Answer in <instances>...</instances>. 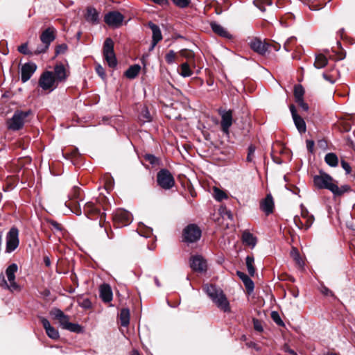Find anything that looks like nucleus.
Returning a JSON list of instances; mask_svg holds the SVG:
<instances>
[{
  "mask_svg": "<svg viewBox=\"0 0 355 355\" xmlns=\"http://www.w3.org/2000/svg\"><path fill=\"white\" fill-rule=\"evenodd\" d=\"M313 185L318 189H327L336 197L349 192L351 189L347 184L338 187V182L328 173L320 171L318 175L313 177Z\"/></svg>",
  "mask_w": 355,
  "mask_h": 355,
  "instance_id": "f257e3e1",
  "label": "nucleus"
},
{
  "mask_svg": "<svg viewBox=\"0 0 355 355\" xmlns=\"http://www.w3.org/2000/svg\"><path fill=\"white\" fill-rule=\"evenodd\" d=\"M203 289L218 309L224 312L230 311V302L221 289L209 284H206Z\"/></svg>",
  "mask_w": 355,
  "mask_h": 355,
  "instance_id": "f03ea898",
  "label": "nucleus"
},
{
  "mask_svg": "<svg viewBox=\"0 0 355 355\" xmlns=\"http://www.w3.org/2000/svg\"><path fill=\"white\" fill-rule=\"evenodd\" d=\"M17 270L18 266L16 263L10 264L6 270L7 280L3 279L1 286L11 292L21 291V286L15 281V273Z\"/></svg>",
  "mask_w": 355,
  "mask_h": 355,
  "instance_id": "7ed1b4c3",
  "label": "nucleus"
},
{
  "mask_svg": "<svg viewBox=\"0 0 355 355\" xmlns=\"http://www.w3.org/2000/svg\"><path fill=\"white\" fill-rule=\"evenodd\" d=\"M55 32L53 27H49L42 33L40 40L42 44L35 49V54H40L47 51L51 43L55 39Z\"/></svg>",
  "mask_w": 355,
  "mask_h": 355,
  "instance_id": "20e7f679",
  "label": "nucleus"
},
{
  "mask_svg": "<svg viewBox=\"0 0 355 355\" xmlns=\"http://www.w3.org/2000/svg\"><path fill=\"white\" fill-rule=\"evenodd\" d=\"M31 113V110L26 112L17 110L11 119L7 121V127L9 130L17 131L20 130L25 121V119Z\"/></svg>",
  "mask_w": 355,
  "mask_h": 355,
  "instance_id": "39448f33",
  "label": "nucleus"
},
{
  "mask_svg": "<svg viewBox=\"0 0 355 355\" xmlns=\"http://www.w3.org/2000/svg\"><path fill=\"white\" fill-rule=\"evenodd\" d=\"M103 53L108 66L114 68L117 65V60L114 51V42L110 38H107L103 44Z\"/></svg>",
  "mask_w": 355,
  "mask_h": 355,
  "instance_id": "423d86ee",
  "label": "nucleus"
},
{
  "mask_svg": "<svg viewBox=\"0 0 355 355\" xmlns=\"http://www.w3.org/2000/svg\"><path fill=\"white\" fill-rule=\"evenodd\" d=\"M159 186L164 189H170L175 185V180L171 173L167 169L160 170L157 175Z\"/></svg>",
  "mask_w": 355,
  "mask_h": 355,
  "instance_id": "0eeeda50",
  "label": "nucleus"
},
{
  "mask_svg": "<svg viewBox=\"0 0 355 355\" xmlns=\"http://www.w3.org/2000/svg\"><path fill=\"white\" fill-rule=\"evenodd\" d=\"M38 84L43 90L49 92H52L58 86V83L55 79L53 73L49 71L44 72L41 75Z\"/></svg>",
  "mask_w": 355,
  "mask_h": 355,
  "instance_id": "6e6552de",
  "label": "nucleus"
},
{
  "mask_svg": "<svg viewBox=\"0 0 355 355\" xmlns=\"http://www.w3.org/2000/svg\"><path fill=\"white\" fill-rule=\"evenodd\" d=\"M293 220L299 229L308 230L313 223L314 217L306 209L302 208L301 216H295Z\"/></svg>",
  "mask_w": 355,
  "mask_h": 355,
  "instance_id": "1a4fd4ad",
  "label": "nucleus"
},
{
  "mask_svg": "<svg viewBox=\"0 0 355 355\" xmlns=\"http://www.w3.org/2000/svg\"><path fill=\"white\" fill-rule=\"evenodd\" d=\"M19 244V230L17 227H12L6 235V252L10 253L13 252L17 248Z\"/></svg>",
  "mask_w": 355,
  "mask_h": 355,
  "instance_id": "9d476101",
  "label": "nucleus"
},
{
  "mask_svg": "<svg viewBox=\"0 0 355 355\" xmlns=\"http://www.w3.org/2000/svg\"><path fill=\"white\" fill-rule=\"evenodd\" d=\"M80 195V190L78 187H74L69 195V202H66V207H69L71 211L73 212L76 215L81 214V210L77 199Z\"/></svg>",
  "mask_w": 355,
  "mask_h": 355,
  "instance_id": "9b49d317",
  "label": "nucleus"
},
{
  "mask_svg": "<svg viewBox=\"0 0 355 355\" xmlns=\"http://www.w3.org/2000/svg\"><path fill=\"white\" fill-rule=\"evenodd\" d=\"M218 114L221 117V130L223 133L228 135L230 134V128L232 126L233 122V112L231 110H225L219 109Z\"/></svg>",
  "mask_w": 355,
  "mask_h": 355,
  "instance_id": "f8f14e48",
  "label": "nucleus"
},
{
  "mask_svg": "<svg viewBox=\"0 0 355 355\" xmlns=\"http://www.w3.org/2000/svg\"><path fill=\"white\" fill-rule=\"evenodd\" d=\"M183 236L185 241L193 243L200 239L201 231L198 226L191 224L184 230Z\"/></svg>",
  "mask_w": 355,
  "mask_h": 355,
  "instance_id": "ddd939ff",
  "label": "nucleus"
},
{
  "mask_svg": "<svg viewBox=\"0 0 355 355\" xmlns=\"http://www.w3.org/2000/svg\"><path fill=\"white\" fill-rule=\"evenodd\" d=\"M114 223L119 227L126 226L132 221V215L124 209H117L113 216Z\"/></svg>",
  "mask_w": 355,
  "mask_h": 355,
  "instance_id": "4468645a",
  "label": "nucleus"
},
{
  "mask_svg": "<svg viewBox=\"0 0 355 355\" xmlns=\"http://www.w3.org/2000/svg\"><path fill=\"white\" fill-rule=\"evenodd\" d=\"M124 19L123 15L118 11L109 12L105 15L104 21L110 26L118 28Z\"/></svg>",
  "mask_w": 355,
  "mask_h": 355,
  "instance_id": "2eb2a0df",
  "label": "nucleus"
},
{
  "mask_svg": "<svg viewBox=\"0 0 355 355\" xmlns=\"http://www.w3.org/2000/svg\"><path fill=\"white\" fill-rule=\"evenodd\" d=\"M290 111L292 115L295 127L300 133L302 134L306 131V125L304 120L297 112V110L294 105H291Z\"/></svg>",
  "mask_w": 355,
  "mask_h": 355,
  "instance_id": "dca6fc26",
  "label": "nucleus"
},
{
  "mask_svg": "<svg viewBox=\"0 0 355 355\" xmlns=\"http://www.w3.org/2000/svg\"><path fill=\"white\" fill-rule=\"evenodd\" d=\"M83 211L88 218L100 216V223H101L103 218H105V214L100 213L99 206L96 205L94 203L92 202H88L85 205Z\"/></svg>",
  "mask_w": 355,
  "mask_h": 355,
  "instance_id": "f3484780",
  "label": "nucleus"
},
{
  "mask_svg": "<svg viewBox=\"0 0 355 355\" xmlns=\"http://www.w3.org/2000/svg\"><path fill=\"white\" fill-rule=\"evenodd\" d=\"M190 266L193 270L202 272L207 270V262L202 256L195 255L190 259Z\"/></svg>",
  "mask_w": 355,
  "mask_h": 355,
  "instance_id": "a211bd4d",
  "label": "nucleus"
},
{
  "mask_svg": "<svg viewBox=\"0 0 355 355\" xmlns=\"http://www.w3.org/2000/svg\"><path fill=\"white\" fill-rule=\"evenodd\" d=\"M249 45L254 51L260 55H263L268 51V45L258 38L252 39L249 42Z\"/></svg>",
  "mask_w": 355,
  "mask_h": 355,
  "instance_id": "6ab92c4d",
  "label": "nucleus"
},
{
  "mask_svg": "<svg viewBox=\"0 0 355 355\" xmlns=\"http://www.w3.org/2000/svg\"><path fill=\"white\" fill-rule=\"evenodd\" d=\"M37 69L35 64L32 62H28L24 64L21 70V79L23 83L28 81L33 74L35 73Z\"/></svg>",
  "mask_w": 355,
  "mask_h": 355,
  "instance_id": "aec40b11",
  "label": "nucleus"
},
{
  "mask_svg": "<svg viewBox=\"0 0 355 355\" xmlns=\"http://www.w3.org/2000/svg\"><path fill=\"white\" fill-rule=\"evenodd\" d=\"M148 26L153 32V41L151 47L150 49V50H153L157 44L162 40V35L160 28L157 25L153 24V22H149Z\"/></svg>",
  "mask_w": 355,
  "mask_h": 355,
  "instance_id": "412c9836",
  "label": "nucleus"
},
{
  "mask_svg": "<svg viewBox=\"0 0 355 355\" xmlns=\"http://www.w3.org/2000/svg\"><path fill=\"white\" fill-rule=\"evenodd\" d=\"M40 320L47 336L52 339H58L59 338V333L58 330L51 325L49 321L45 318H41Z\"/></svg>",
  "mask_w": 355,
  "mask_h": 355,
  "instance_id": "4be33fe9",
  "label": "nucleus"
},
{
  "mask_svg": "<svg viewBox=\"0 0 355 355\" xmlns=\"http://www.w3.org/2000/svg\"><path fill=\"white\" fill-rule=\"evenodd\" d=\"M100 297L104 302H110L112 300V291L109 284H104L100 286Z\"/></svg>",
  "mask_w": 355,
  "mask_h": 355,
  "instance_id": "5701e85b",
  "label": "nucleus"
},
{
  "mask_svg": "<svg viewBox=\"0 0 355 355\" xmlns=\"http://www.w3.org/2000/svg\"><path fill=\"white\" fill-rule=\"evenodd\" d=\"M210 26H211L213 32L214 33L217 34L218 35L225 37V38H228V39L232 38L231 34L223 26H222L220 24H218L217 22H216V21L211 22Z\"/></svg>",
  "mask_w": 355,
  "mask_h": 355,
  "instance_id": "b1692460",
  "label": "nucleus"
},
{
  "mask_svg": "<svg viewBox=\"0 0 355 355\" xmlns=\"http://www.w3.org/2000/svg\"><path fill=\"white\" fill-rule=\"evenodd\" d=\"M53 76L58 83L65 81L68 76L64 66L63 64H57L54 68Z\"/></svg>",
  "mask_w": 355,
  "mask_h": 355,
  "instance_id": "393cba45",
  "label": "nucleus"
},
{
  "mask_svg": "<svg viewBox=\"0 0 355 355\" xmlns=\"http://www.w3.org/2000/svg\"><path fill=\"white\" fill-rule=\"evenodd\" d=\"M274 202L272 197L270 194L266 196V198L261 203V209L267 215L271 214L273 211Z\"/></svg>",
  "mask_w": 355,
  "mask_h": 355,
  "instance_id": "a878e982",
  "label": "nucleus"
},
{
  "mask_svg": "<svg viewBox=\"0 0 355 355\" xmlns=\"http://www.w3.org/2000/svg\"><path fill=\"white\" fill-rule=\"evenodd\" d=\"M236 274L243 282L248 292L249 293H252L254 290V282L252 280L243 272L237 271Z\"/></svg>",
  "mask_w": 355,
  "mask_h": 355,
  "instance_id": "bb28decb",
  "label": "nucleus"
},
{
  "mask_svg": "<svg viewBox=\"0 0 355 355\" xmlns=\"http://www.w3.org/2000/svg\"><path fill=\"white\" fill-rule=\"evenodd\" d=\"M85 19L88 22L96 24L99 21L98 12L94 8H88L87 9Z\"/></svg>",
  "mask_w": 355,
  "mask_h": 355,
  "instance_id": "cd10ccee",
  "label": "nucleus"
},
{
  "mask_svg": "<svg viewBox=\"0 0 355 355\" xmlns=\"http://www.w3.org/2000/svg\"><path fill=\"white\" fill-rule=\"evenodd\" d=\"M242 239L243 243L246 245L254 248L257 244V239L249 232H244L242 234Z\"/></svg>",
  "mask_w": 355,
  "mask_h": 355,
  "instance_id": "c85d7f7f",
  "label": "nucleus"
},
{
  "mask_svg": "<svg viewBox=\"0 0 355 355\" xmlns=\"http://www.w3.org/2000/svg\"><path fill=\"white\" fill-rule=\"evenodd\" d=\"M324 161L331 167H336L338 164V156L334 153H329L324 157Z\"/></svg>",
  "mask_w": 355,
  "mask_h": 355,
  "instance_id": "c756f323",
  "label": "nucleus"
},
{
  "mask_svg": "<svg viewBox=\"0 0 355 355\" xmlns=\"http://www.w3.org/2000/svg\"><path fill=\"white\" fill-rule=\"evenodd\" d=\"M141 67L139 64H134L130 67L125 72V76L130 79L135 78L139 73Z\"/></svg>",
  "mask_w": 355,
  "mask_h": 355,
  "instance_id": "7c9ffc66",
  "label": "nucleus"
},
{
  "mask_svg": "<svg viewBox=\"0 0 355 355\" xmlns=\"http://www.w3.org/2000/svg\"><path fill=\"white\" fill-rule=\"evenodd\" d=\"M121 324L127 327L130 322V311L128 309H122L120 312Z\"/></svg>",
  "mask_w": 355,
  "mask_h": 355,
  "instance_id": "2f4dec72",
  "label": "nucleus"
},
{
  "mask_svg": "<svg viewBox=\"0 0 355 355\" xmlns=\"http://www.w3.org/2000/svg\"><path fill=\"white\" fill-rule=\"evenodd\" d=\"M327 59L323 55H318L315 57L314 66L317 69H322L327 64Z\"/></svg>",
  "mask_w": 355,
  "mask_h": 355,
  "instance_id": "473e14b6",
  "label": "nucleus"
},
{
  "mask_svg": "<svg viewBox=\"0 0 355 355\" xmlns=\"http://www.w3.org/2000/svg\"><path fill=\"white\" fill-rule=\"evenodd\" d=\"M180 74L182 77H189L193 74L192 70L190 68V64L188 62H184L180 65Z\"/></svg>",
  "mask_w": 355,
  "mask_h": 355,
  "instance_id": "72a5a7b5",
  "label": "nucleus"
},
{
  "mask_svg": "<svg viewBox=\"0 0 355 355\" xmlns=\"http://www.w3.org/2000/svg\"><path fill=\"white\" fill-rule=\"evenodd\" d=\"M304 89L301 85H295L294 87V96L295 102L304 99Z\"/></svg>",
  "mask_w": 355,
  "mask_h": 355,
  "instance_id": "f704fd0d",
  "label": "nucleus"
},
{
  "mask_svg": "<svg viewBox=\"0 0 355 355\" xmlns=\"http://www.w3.org/2000/svg\"><path fill=\"white\" fill-rule=\"evenodd\" d=\"M246 266L248 269V272L250 275L254 276L255 273V268L254 267V259L252 256H247L245 259Z\"/></svg>",
  "mask_w": 355,
  "mask_h": 355,
  "instance_id": "c9c22d12",
  "label": "nucleus"
},
{
  "mask_svg": "<svg viewBox=\"0 0 355 355\" xmlns=\"http://www.w3.org/2000/svg\"><path fill=\"white\" fill-rule=\"evenodd\" d=\"M254 5L261 11L266 10V6L272 5V0H254Z\"/></svg>",
  "mask_w": 355,
  "mask_h": 355,
  "instance_id": "e433bc0d",
  "label": "nucleus"
},
{
  "mask_svg": "<svg viewBox=\"0 0 355 355\" xmlns=\"http://www.w3.org/2000/svg\"><path fill=\"white\" fill-rule=\"evenodd\" d=\"M214 197L217 201H222L227 198V194L217 187H214Z\"/></svg>",
  "mask_w": 355,
  "mask_h": 355,
  "instance_id": "4c0bfd02",
  "label": "nucleus"
},
{
  "mask_svg": "<svg viewBox=\"0 0 355 355\" xmlns=\"http://www.w3.org/2000/svg\"><path fill=\"white\" fill-rule=\"evenodd\" d=\"M180 55L186 58L188 62L195 58V53L191 50L189 49H182L180 51Z\"/></svg>",
  "mask_w": 355,
  "mask_h": 355,
  "instance_id": "58836bf2",
  "label": "nucleus"
},
{
  "mask_svg": "<svg viewBox=\"0 0 355 355\" xmlns=\"http://www.w3.org/2000/svg\"><path fill=\"white\" fill-rule=\"evenodd\" d=\"M66 329L71 332L80 333L83 331V327L78 324L70 322Z\"/></svg>",
  "mask_w": 355,
  "mask_h": 355,
  "instance_id": "ea45409f",
  "label": "nucleus"
},
{
  "mask_svg": "<svg viewBox=\"0 0 355 355\" xmlns=\"http://www.w3.org/2000/svg\"><path fill=\"white\" fill-rule=\"evenodd\" d=\"M171 1L174 5L180 8L188 7L191 3L190 0H171Z\"/></svg>",
  "mask_w": 355,
  "mask_h": 355,
  "instance_id": "a19ab883",
  "label": "nucleus"
},
{
  "mask_svg": "<svg viewBox=\"0 0 355 355\" xmlns=\"http://www.w3.org/2000/svg\"><path fill=\"white\" fill-rule=\"evenodd\" d=\"M175 58L176 53L173 50L169 51L165 56L166 62L170 64H173L175 61Z\"/></svg>",
  "mask_w": 355,
  "mask_h": 355,
  "instance_id": "79ce46f5",
  "label": "nucleus"
},
{
  "mask_svg": "<svg viewBox=\"0 0 355 355\" xmlns=\"http://www.w3.org/2000/svg\"><path fill=\"white\" fill-rule=\"evenodd\" d=\"M271 318L273 321L279 326H284V323L281 319L279 314L277 311H272Z\"/></svg>",
  "mask_w": 355,
  "mask_h": 355,
  "instance_id": "37998d69",
  "label": "nucleus"
},
{
  "mask_svg": "<svg viewBox=\"0 0 355 355\" xmlns=\"http://www.w3.org/2000/svg\"><path fill=\"white\" fill-rule=\"evenodd\" d=\"M140 119L144 122L150 121L151 119L150 113L146 107H144L141 114L140 115Z\"/></svg>",
  "mask_w": 355,
  "mask_h": 355,
  "instance_id": "c03bdc74",
  "label": "nucleus"
},
{
  "mask_svg": "<svg viewBox=\"0 0 355 355\" xmlns=\"http://www.w3.org/2000/svg\"><path fill=\"white\" fill-rule=\"evenodd\" d=\"M255 146L253 145H250L248 147V152L246 157L248 162H251L252 161L255 153Z\"/></svg>",
  "mask_w": 355,
  "mask_h": 355,
  "instance_id": "a18cd8bd",
  "label": "nucleus"
},
{
  "mask_svg": "<svg viewBox=\"0 0 355 355\" xmlns=\"http://www.w3.org/2000/svg\"><path fill=\"white\" fill-rule=\"evenodd\" d=\"M291 255L293 257L294 260L297 263V264L302 265L303 263L300 258V254L296 248H293L291 251Z\"/></svg>",
  "mask_w": 355,
  "mask_h": 355,
  "instance_id": "49530a36",
  "label": "nucleus"
},
{
  "mask_svg": "<svg viewBox=\"0 0 355 355\" xmlns=\"http://www.w3.org/2000/svg\"><path fill=\"white\" fill-rule=\"evenodd\" d=\"M18 51H19V52H20L21 53L24 54V55H29L31 53V52L28 49L27 43H24V44H22L21 45H20L18 47Z\"/></svg>",
  "mask_w": 355,
  "mask_h": 355,
  "instance_id": "de8ad7c7",
  "label": "nucleus"
},
{
  "mask_svg": "<svg viewBox=\"0 0 355 355\" xmlns=\"http://www.w3.org/2000/svg\"><path fill=\"white\" fill-rule=\"evenodd\" d=\"M145 159L153 165L158 163V159L153 155L147 154L145 155Z\"/></svg>",
  "mask_w": 355,
  "mask_h": 355,
  "instance_id": "09e8293b",
  "label": "nucleus"
},
{
  "mask_svg": "<svg viewBox=\"0 0 355 355\" xmlns=\"http://www.w3.org/2000/svg\"><path fill=\"white\" fill-rule=\"evenodd\" d=\"M96 71L97 73V74L102 78V79H105L106 75H105V69L104 68L100 65V64H97L96 66Z\"/></svg>",
  "mask_w": 355,
  "mask_h": 355,
  "instance_id": "8fccbe9b",
  "label": "nucleus"
},
{
  "mask_svg": "<svg viewBox=\"0 0 355 355\" xmlns=\"http://www.w3.org/2000/svg\"><path fill=\"white\" fill-rule=\"evenodd\" d=\"M58 321L61 327L64 329H66L67 326H68V324L70 323L69 317L66 315H64L62 318H60Z\"/></svg>",
  "mask_w": 355,
  "mask_h": 355,
  "instance_id": "3c124183",
  "label": "nucleus"
},
{
  "mask_svg": "<svg viewBox=\"0 0 355 355\" xmlns=\"http://www.w3.org/2000/svg\"><path fill=\"white\" fill-rule=\"evenodd\" d=\"M336 73H337V71H335L334 74H328L327 73H323L322 76L327 81L331 83H334L335 82Z\"/></svg>",
  "mask_w": 355,
  "mask_h": 355,
  "instance_id": "603ef678",
  "label": "nucleus"
},
{
  "mask_svg": "<svg viewBox=\"0 0 355 355\" xmlns=\"http://www.w3.org/2000/svg\"><path fill=\"white\" fill-rule=\"evenodd\" d=\"M78 304L85 309H89L92 306V302L87 298L83 299V301L79 302Z\"/></svg>",
  "mask_w": 355,
  "mask_h": 355,
  "instance_id": "864d4df0",
  "label": "nucleus"
},
{
  "mask_svg": "<svg viewBox=\"0 0 355 355\" xmlns=\"http://www.w3.org/2000/svg\"><path fill=\"white\" fill-rule=\"evenodd\" d=\"M67 49V46L65 44H62L57 46L55 49L56 54H61L65 53Z\"/></svg>",
  "mask_w": 355,
  "mask_h": 355,
  "instance_id": "5fc2aeb1",
  "label": "nucleus"
},
{
  "mask_svg": "<svg viewBox=\"0 0 355 355\" xmlns=\"http://www.w3.org/2000/svg\"><path fill=\"white\" fill-rule=\"evenodd\" d=\"M340 164L342 168L345 170L346 174H349L351 173V166L345 160H341Z\"/></svg>",
  "mask_w": 355,
  "mask_h": 355,
  "instance_id": "6e6d98bb",
  "label": "nucleus"
},
{
  "mask_svg": "<svg viewBox=\"0 0 355 355\" xmlns=\"http://www.w3.org/2000/svg\"><path fill=\"white\" fill-rule=\"evenodd\" d=\"M51 313L54 315V317L58 320L62 318L64 315V313L60 309H54L52 311Z\"/></svg>",
  "mask_w": 355,
  "mask_h": 355,
  "instance_id": "4d7b16f0",
  "label": "nucleus"
},
{
  "mask_svg": "<svg viewBox=\"0 0 355 355\" xmlns=\"http://www.w3.org/2000/svg\"><path fill=\"white\" fill-rule=\"evenodd\" d=\"M320 292L325 296H334V293L326 286H321Z\"/></svg>",
  "mask_w": 355,
  "mask_h": 355,
  "instance_id": "13d9d810",
  "label": "nucleus"
},
{
  "mask_svg": "<svg viewBox=\"0 0 355 355\" xmlns=\"http://www.w3.org/2000/svg\"><path fill=\"white\" fill-rule=\"evenodd\" d=\"M295 40V37H291L288 38L284 43V48L286 51H291V49L290 47V44Z\"/></svg>",
  "mask_w": 355,
  "mask_h": 355,
  "instance_id": "bf43d9fd",
  "label": "nucleus"
},
{
  "mask_svg": "<svg viewBox=\"0 0 355 355\" xmlns=\"http://www.w3.org/2000/svg\"><path fill=\"white\" fill-rule=\"evenodd\" d=\"M297 105L302 108V110L307 112L309 109V107L306 103L304 102V99L298 101L296 102Z\"/></svg>",
  "mask_w": 355,
  "mask_h": 355,
  "instance_id": "052dcab7",
  "label": "nucleus"
},
{
  "mask_svg": "<svg viewBox=\"0 0 355 355\" xmlns=\"http://www.w3.org/2000/svg\"><path fill=\"white\" fill-rule=\"evenodd\" d=\"M306 144L308 151L312 153L314 150V141L313 140H306Z\"/></svg>",
  "mask_w": 355,
  "mask_h": 355,
  "instance_id": "680f3d73",
  "label": "nucleus"
},
{
  "mask_svg": "<svg viewBox=\"0 0 355 355\" xmlns=\"http://www.w3.org/2000/svg\"><path fill=\"white\" fill-rule=\"evenodd\" d=\"M253 322H254V327L255 330H257L258 331H263V327L258 320H254Z\"/></svg>",
  "mask_w": 355,
  "mask_h": 355,
  "instance_id": "e2e57ef3",
  "label": "nucleus"
},
{
  "mask_svg": "<svg viewBox=\"0 0 355 355\" xmlns=\"http://www.w3.org/2000/svg\"><path fill=\"white\" fill-rule=\"evenodd\" d=\"M52 227L54 229V230H58V231H60L62 230V226L60 223H58V222L55 221V220H51L50 222Z\"/></svg>",
  "mask_w": 355,
  "mask_h": 355,
  "instance_id": "0e129e2a",
  "label": "nucleus"
},
{
  "mask_svg": "<svg viewBox=\"0 0 355 355\" xmlns=\"http://www.w3.org/2000/svg\"><path fill=\"white\" fill-rule=\"evenodd\" d=\"M188 62L190 64V68H196L197 66L196 58H194V59L189 60Z\"/></svg>",
  "mask_w": 355,
  "mask_h": 355,
  "instance_id": "69168bd1",
  "label": "nucleus"
},
{
  "mask_svg": "<svg viewBox=\"0 0 355 355\" xmlns=\"http://www.w3.org/2000/svg\"><path fill=\"white\" fill-rule=\"evenodd\" d=\"M71 156L73 157H77L79 155L78 148H73L72 151L71 152Z\"/></svg>",
  "mask_w": 355,
  "mask_h": 355,
  "instance_id": "338daca9",
  "label": "nucleus"
},
{
  "mask_svg": "<svg viewBox=\"0 0 355 355\" xmlns=\"http://www.w3.org/2000/svg\"><path fill=\"white\" fill-rule=\"evenodd\" d=\"M44 263L46 266H49L51 265V261L49 257H44Z\"/></svg>",
  "mask_w": 355,
  "mask_h": 355,
  "instance_id": "774afa93",
  "label": "nucleus"
}]
</instances>
